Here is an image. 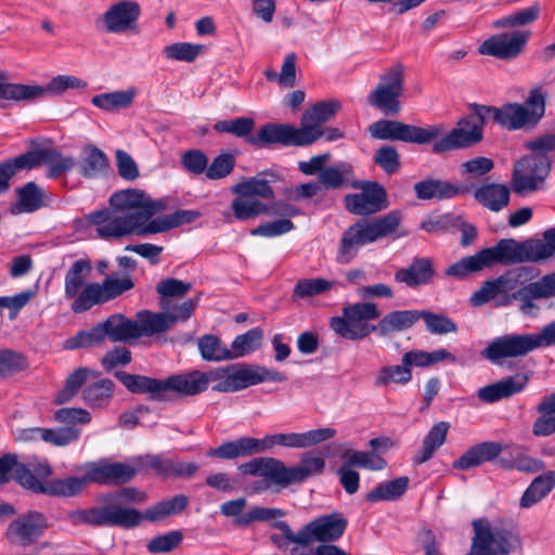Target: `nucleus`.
I'll use <instances>...</instances> for the list:
<instances>
[{
  "instance_id": "1",
  "label": "nucleus",
  "mask_w": 555,
  "mask_h": 555,
  "mask_svg": "<svg viewBox=\"0 0 555 555\" xmlns=\"http://www.w3.org/2000/svg\"><path fill=\"white\" fill-rule=\"evenodd\" d=\"M538 272L527 266L504 271L496 278L482 283L470 296V304L476 307L493 302L495 307H508L519 302V312L524 315L535 314L540 307L537 300L555 297V272L533 281Z\"/></svg>"
},
{
  "instance_id": "2",
  "label": "nucleus",
  "mask_w": 555,
  "mask_h": 555,
  "mask_svg": "<svg viewBox=\"0 0 555 555\" xmlns=\"http://www.w3.org/2000/svg\"><path fill=\"white\" fill-rule=\"evenodd\" d=\"M141 198L143 191L140 190L114 193L109 198L111 207L89 214L87 220L96 227L98 236L104 240L134 234L142 219L146 218L138 211Z\"/></svg>"
},
{
  "instance_id": "3",
  "label": "nucleus",
  "mask_w": 555,
  "mask_h": 555,
  "mask_svg": "<svg viewBox=\"0 0 555 555\" xmlns=\"http://www.w3.org/2000/svg\"><path fill=\"white\" fill-rule=\"evenodd\" d=\"M409 231L402 227V212H389L373 219H360L349 225L343 233L337 251L339 263H349L359 251V248L377 242L384 237H405Z\"/></svg>"
},
{
  "instance_id": "4",
  "label": "nucleus",
  "mask_w": 555,
  "mask_h": 555,
  "mask_svg": "<svg viewBox=\"0 0 555 555\" xmlns=\"http://www.w3.org/2000/svg\"><path fill=\"white\" fill-rule=\"evenodd\" d=\"M547 92L532 88L524 103L508 102L493 111V120L507 130L535 128L545 115Z\"/></svg>"
},
{
  "instance_id": "5",
  "label": "nucleus",
  "mask_w": 555,
  "mask_h": 555,
  "mask_svg": "<svg viewBox=\"0 0 555 555\" xmlns=\"http://www.w3.org/2000/svg\"><path fill=\"white\" fill-rule=\"evenodd\" d=\"M474 537L466 555H509L521 546V539L515 530L492 526L486 518L473 521Z\"/></svg>"
},
{
  "instance_id": "6",
  "label": "nucleus",
  "mask_w": 555,
  "mask_h": 555,
  "mask_svg": "<svg viewBox=\"0 0 555 555\" xmlns=\"http://www.w3.org/2000/svg\"><path fill=\"white\" fill-rule=\"evenodd\" d=\"M87 83L70 75H59L47 87L39 85L13 83L5 72L0 70V101H35L46 94L60 95L68 89H82Z\"/></svg>"
},
{
  "instance_id": "7",
  "label": "nucleus",
  "mask_w": 555,
  "mask_h": 555,
  "mask_svg": "<svg viewBox=\"0 0 555 555\" xmlns=\"http://www.w3.org/2000/svg\"><path fill=\"white\" fill-rule=\"evenodd\" d=\"M134 319H128L121 313L109 315L88 332H79L65 341L66 349L83 348L99 345L107 337L113 343H129L135 340Z\"/></svg>"
},
{
  "instance_id": "8",
  "label": "nucleus",
  "mask_w": 555,
  "mask_h": 555,
  "mask_svg": "<svg viewBox=\"0 0 555 555\" xmlns=\"http://www.w3.org/2000/svg\"><path fill=\"white\" fill-rule=\"evenodd\" d=\"M69 518L74 525L88 524L98 527L131 529L138 527L145 519V516L144 513L135 508L111 503L102 507L74 512L69 515Z\"/></svg>"
},
{
  "instance_id": "9",
  "label": "nucleus",
  "mask_w": 555,
  "mask_h": 555,
  "mask_svg": "<svg viewBox=\"0 0 555 555\" xmlns=\"http://www.w3.org/2000/svg\"><path fill=\"white\" fill-rule=\"evenodd\" d=\"M403 91L404 66L397 63L380 76L378 85L367 96V103L385 115H397L401 111L399 99Z\"/></svg>"
},
{
  "instance_id": "10",
  "label": "nucleus",
  "mask_w": 555,
  "mask_h": 555,
  "mask_svg": "<svg viewBox=\"0 0 555 555\" xmlns=\"http://www.w3.org/2000/svg\"><path fill=\"white\" fill-rule=\"evenodd\" d=\"M348 520L343 514L334 512L306 524L298 532L288 531V537L297 542L299 546H307L313 542L332 544L339 540L345 533Z\"/></svg>"
},
{
  "instance_id": "11",
  "label": "nucleus",
  "mask_w": 555,
  "mask_h": 555,
  "mask_svg": "<svg viewBox=\"0 0 555 555\" xmlns=\"http://www.w3.org/2000/svg\"><path fill=\"white\" fill-rule=\"evenodd\" d=\"M442 131V127L437 125L423 128L389 119L377 120L369 126V132L374 139L416 144L430 143L440 137Z\"/></svg>"
},
{
  "instance_id": "12",
  "label": "nucleus",
  "mask_w": 555,
  "mask_h": 555,
  "mask_svg": "<svg viewBox=\"0 0 555 555\" xmlns=\"http://www.w3.org/2000/svg\"><path fill=\"white\" fill-rule=\"evenodd\" d=\"M551 168V159L521 157L514 165L511 179L513 191L527 195L543 190Z\"/></svg>"
},
{
  "instance_id": "13",
  "label": "nucleus",
  "mask_w": 555,
  "mask_h": 555,
  "mask_svg": "<svg viewBox=\"0 0 555 555\" xmlns=\"http://www.w3.org/2000/svg\"><path fill=\"white\" fill-rule=\"evenodd\" d=\"M92 272V263L87 258L77 259L67 269L64 276V297L72 300L70 310L78 314L92 308L86 293L91 283H88Z\"/></svg>"
},
{
  "instance_id": "14",
  "label": "nucleus",
  "mask_w": 555,
  "mask_h": 555,
  "mask_svg": "<svg viewBox=\"0 0 555 555\" xmlns=\"http://www.w3.org/2000/svg\"><path fill=\"white\" fill-rule=\"evenodd\" d=\"M310 132L288 124L268 122L258 131L257 135L247 138V143L262 147L271 144L283 146H307L313 143Z\"/></svg>"
},
{
  "instance_id": "15",
  "label": "nucleus",
  "mask_w": 555,
  "mask_h": 555,
  "mask_svg": "<svg viewBox=\"0 0 555 555\" xmlns=\"http://www.w3.org/2000/svg\"><path fill=\"white\" fill-rule=\"evenodd\" d=\"M47 528L48 520L42 513L28 512L10 522L5 538L12 545L27 547L36 543Z\"/></svg>"
},
{
  "instance_id": "16",
  "label": "nucleus",
  "mask_w": 555,
  "mask_h": 555,
  "mask_svg": "<svg viewBox=\"0 0 555 555\" xmlns=\"http://www.w3.org/2000/svg\"><path fill=\"white\" fill-rule=\"evenodd\" d=\"M531 33L529 30H513L501 33L486 39L478 48L481 55H491L500 60L517 57L524 50Z\"/></svg>"
},
{
  "instance_id": "17",
  "label": "nucleus",
  "mask_w": 555,
  "mask_h": 555,
  "mask_svg": "<svg viewBox=\"0 0 555 555\" xmlns=\"http://www.w3.org/2000/svg\"><path fill=\"white\" fill-rule=\"evenodd\" d=\"M210 382V372L197 370L170 375L163 379V401H171L177 397H190L204 392Z\"/></svg>"
},
{
  "instance_id": "18",
  "label": "nucleus",
  "mask_w": 555,
  "mask_h": 555,
  "mask_svg": "<svg viewBox=\"0 0 555 555\" xmlns=\"http://www.w3.org/2000/svg\"><path fill=\"white\" fill-rule=\"evenodd\" d=\"M535 349L533 334H512L495 338L481 353L491 362L499 363L502 359L522 357Z\"/></svg>"
},
{
  "instance_id": "19",
  "label": "nucleus",
  "mask_w": 555,
  "mask_h": 555,
  "mask_svg": "<svg viewBox=\"0 0 555 555\" xmlns=\"http://www.w3.org/2000/svg\"><path fill=\"white\" fill-rule=\"evenodd\" d=\"M360 193L345 196L346 209L358 216H369L388 206L385 189L377 182H364Z\"/></svg>"
},
{
  "instance_id": "20",
  "label": "nucleus",
  "mask_w": 555,
  "mask_h": 555,
  "mask_svg": "<svg viewBox=\"0 0 555 555\" xmlns=\"http://www.w3.org/2000/svg\"><path fill=\"white\" fill-rule=\"evenodd\" d=\"M141 9L138 2L124 0L112 4L99 18L106 33L122 34L137 27Z\"/></svg>"
},
{
  "instance_id": "21",
  "label": "nucleus",
  "mask_w": 555,
  "mask_h": 555,
  "mask_svg": "<svg viewBox=\"0 0 555 555\" xmlns=\"http://www.w3.org/2000/svg\"><path fill=\"white\" fill-rule=\"evenodd\" d=\"M491 266L494 264H516L524 262H534L532 250V238L518 242L514 238H502L494 246L487 247Z\"/></svg>"
},
{
  "instance_id": "22",
  "label": "nucleus",
  "mask_w": 555,
  "mask_h": 555,
  "mask_svg": "<svg viewBox=\"0 0 555 555\" xmlns=\"http://www.w3.org/2000/svg\"><path fill=\"white\" fill-rule=\"evenodd\" d=\"M22 166L33 169L40 165L48 166V177L57 178L69 172L76 165L73 156H64L55 149H35L21 155Z\"/></svg>"
},
{
  "instance_id": "23",
  "label": "nucleus",
  "mask_w": 555,
  "mask_h": 555,
  "mask_svg": "<svg viewBox=\"0 0 555 555\" xmlns=\"http://www.w3.org/2000/svg\"><path fill=\"white\" fill-rule=\"evenodd\" d=\"M88 478L92 483L119 486L129 482L135 476L132 464L101 460L86 464Z\"/></svg>"
},
{
  "instance_id": "24",
  "label": "nucleus",
  "mask_w": 555,
  "mask_h": 555,
  "mask_svg": "<svg viewBox=\"0 0 555 555\" xmlns=\"http://www.w3.org/2000/svg\"><path fill=\"white\" fill-rule=\"evenodd\" d=\"M210 380H218L214 391L235 392L245 389L253 383V369L244 364H231L210 372Z\"/></svg>"
},
{
  "instance_id": "25",
  "label": "nucleus",
  "mask_w": 555,
  "mask_h": 555,
  "mask_svg": "<svg viewBox=\"0 0 555 555\" xmlns=\"http://www.w3.org/2000/svg\"><path fill=\"white\" fill-rule=\"evenodd\" d=\"M283 182L284 179L278 171L264 170L236 183L231 188V192L243 197L258 196L264 199H274L273 185Z\"/></svg>"
},
{
  "instance_id": "26",
  "label": "nucleus",
  "mask_w": 555,
  "mask_h": 555,
  "mask_svg": "<svg viewBox=\"0 0 555 555\" xmlns=\"http://www.w3.org/2000/svg\"><path fill=\"white\" fill-rule=\"evenodd\" d=\"M134 283L128 275L124 278L106 276L101 283L92 282L87 289L86 297L94 306L106 304L124 293L132 289Z\"/></svg>"
},
{
  "instance_id": "27",
  "label": "nucleus",
  "mask_w": 555,
  "mask_h": 555,
  "mask_svg": "<svg viewBox=\"0 0 555 555\" xmlns=\"http://www.w3.org/2000/svg\"><path fill=\"white\" fill-rule=\"evenodd\" d=\"M164 209L165 204L162 201H154L143 192V198L140 199L138 211L139 214L146 216V218L142 219V223L138 225L134 234L139 236H147L171 230L167 216L152 219L153 216Z\"/></svg>"
},
{
  "instance_id": "28",
  "label": "nucleus",
  "mask_w": 555,
  "mask_h": 555,
  "mask_svg": "<svg viewBox=\"0 0 555 555\" xmlns=\"http://www.w3.org/2000/svg\"><path fill=\"white\" fill-rule=\"evenodd\" d=\"M324 468L325 460L323 456L317 455L313 451L306 452L301 455L299 465L286 467L283 464L282 488L292 483H300L311 476L321 475Z\"/></svg>"
},
{
  "instance_id": "29",
  "label": "nucleus",
  "mask_w": 555,
  "mask_h": 555,
  "mask_svg": "<svg viewBox=\"0 0 555 555\" xmlns=\"http://www.w3.org/2000/svg\"><path fill=\"white\" fill-rule=\"evenodd\" d=\"M482 139V131L478 126L462 125V119L457 127L452 129L444 138L436 141L433 145V152L441 154L447 151L469 147Z\"/></svg>"
},
{
  "instance_id": "30",
  "label": "nucleus",
  "mask_w": 555,
  "mask_h": 555,
  "mask_svg": "<svg viewBox=\"0 0 555 555\" xmlns=\"http://www.w3.org/2000/svg\"><path fill=\"white\" fill-rule=\"evenodd\" d=\"M435 276L434 262L428 257H416L412 262L395 272V281L411 288L429 284Z\"/></svg>"
},
{
  "instance_id": "31",
  "label": "nucleus",
  "mask_w": 555,
  "mask_h": 555,
  "mask_svg": "<svg viewBox=\"0 0 555 555\" xmlns=\"http://www.w3.org/2000/svg\"><path fill=\"white\" fill-rule=\"evenodd\" d=\"M526 374H516L480 388L478 398L486 403H494L499 400L509 398L525 389L528 383Z\"/></svg>"
},
{
  "instance_id": "32",
  "label": "nucleus",
  "mask_w": 555,
  "mask_h": 555,
  "mask_svg": "<svg viewBox=\"0 0 555 555\" xmlns=\"http://www.w3.org/2000/svg\"><path fill=\"white\" fill-rule=\"evenodd\" d=\"M338 101H321L308 108L301 117V129L312 134L313 143L323 135L320 126L330 120L340 108Z\"/></svg>"
},
{
  "instance_id": "33",
  "label": "nucleus",
  "mask_w": 555,
  "mask_h": 555,
  "mask_svg": "<svg viewBox=\"0 0 555 555\" xmlns=\"http://www.w3.org/2000/svg\"><path fill=\"white\" fill-rule=\"evenodd\" d=\"M416 197L418 199H449L462 194L468 193L465 186L452 184L448 181L438 179H426L420 181L413 186Z\"/></svg>"
},
{
  "instance_id": "34",
  "label": "nucleus",
  "mask_w": 555,
  "mask_h": 555,
  "mask_svg": "<svg viewBox=\"0 0 555 555\" xmlns=\"http://www.w3.org/2000/svg\"><path fill=\"white\" fill-rule=\"evenodd\" d=\"M502 451L504 455L501 457V463L506 468L527 474L542 472L545 468L542 460L529 455L527 449L521 446H508Z\"/></svg>"
},
{
  "instance_id": "35",
  "label": "nucleus",
  "mask_w": 555,
  "mask_h": 555,
  "mask_svg": "<svg viewBox=\"0 0 555 555\" xmlns=\"http://www.w3.org/2000/svg\"><path fill=\"white\" fill-rule=\"evenodd\" d=\"M116 378L132 393H147L152 400L163 401V379L117 371Z\"/></svg>"
},
{
  "instance_id": "36",
  "label": "nucleus",
  "mask_w": 555,
  "mask_h": 555,
  "mask_svg": "<svg viewBox=\"0 0 555 555\" xmlns=\"http://www.w3.org/2000/svg\"><path fill=\"white\" fill-rule=\"evenodd\" d=\"M50 196L35 182H27L17 190V202L11 208L13 215L30 214L49 205Z\"/></svg>"
},
{
  "instance_id": "37",
  "label": "nucleus",
  "mask_w": 555,
  "mask_h": 555,
  "mask_svg": "<svg viewBox=\"0 0 555 555\" xmlns=\"http://www.w3.org/2000/svg\"><path fill=\"white\" fill-rule=\"evenodd\" d=\"M135 336L151 337L163 334L172 327V320L166 312H152L150 310H140L134 318Z\"/></svg>"
},
{
  "instance_id": "38",
  "label": "nucleus",
  "mask_w": 555,
  "mask_h": 555,
  "mask_svg": "<svg viewBox=\"0 0 555 555\" xmlns=\"http://www.w3.org/2000/svg\"><path fill=\"white\" fill-rule=\"evenodd\" d=\"M503 448L496 442H482L468 449L462 456L453 462V468L468 470L485 462L492 461L499 456Z\"/></svg>"
},
{
  "instance_id": "39",
  "label": "nucleus",
  "mask_w": 555,
  "mask_h": 555,
  "mask_svg": "<svg viewBox=\"0 0 555 555\" xmlns=\"http://www.w3.org/2000/svg\"><path fill=\"white\" fill-rule=\"evenodd\" d=\"M421 319L417 310H396L384 315L375 324L376 333L379 336H390L397 332H403L411 328Z\"/></svg>"
},
{
  "instance_id": "40",
  "label": "nucleus",
  "mask_w": 555,
  "mask_h": 555,
  "mask_svg": "<svg viewBox=\"0 0 555 555\" xmlns=\"http://www.w3.org/2000/svg\"><path fill=\"white\" fill-rule=\"evenodd\" d=\"M283 462L275 457H255L238 466L244 475L260 476L282 487Z\"/></svg>"
},
{
  "instance_id": "41",
  "label": "nucleus",
  "mask_w": 555,
  "mask_h": 555,
  "mask_svg": "<svg viewBox=\"0 0 555 555\" xmlns=\"http://www.w3.org/2000/svg\"><path fill=\"white\" fill-rule=\"evenodd\" d=\"M535 411L539 416L532 424V435L538 438L555 435V390L542 397Z\"/></svg>"
},
{
  "instance_id": "42",
  "label": "nucleus",
  "mask_w": 555,
  "mask_h": 555,
  "mask_svg": "<svg viewBox=\"0 0 555 555\" xmlns=\"http://www.w3.org/2000/svg\"><path fill=\"white\" fill-rule=\"evenodd\" d=\"M258 447L259 442L257 438L242 437L234 441L224 442L217 448L209 449L207 455L209 457L234 460L259 453Z\"/></svg>"
},
{
  "instance_id": "43",
  "label": "nucleus",
  "mask_w": 555,
  "mask_h": 555,
  "mask_svg": "<svg viewBox=\"0 0 555 555\" xmlns=\"http://www.w3.org/2000/svg\"><path fill=\"white\" fill-rule=\"evenodd\" d=\"M330 327L336 335L349 340H360L375 332V324H367L363 321L352 320L344 313L340 317H333L330 320Z\"/></svg>"
},
{
  "instance_id": "44",
  "label": "nucleus",
  "mask_w": 555,
  "mask_h": 555,
  "mask_svg": "<svg viewBox=\"0 0 555 555\" xmlns=\"http://www.w3.org/2000/svg\"><path fill=\"white\" fill-rule=\"evenodd\" d=\"M474 196L479 204L498 212L508 205L511 191L504 184L486 183L475 191Z\"/></svg>"
},
{
  "instance_id": "45",
  "label": "nucleus",
  "mask_w": 555,
  "mask_h": 555,
  "mask_svg": "<svg viewBox=\"0 0 555 555\" xmlns=\"http://www.w3.org/2000/svg\"><path fill=\"white\" fill-rule=\"evenodd\" d=\"M491 263L486 251V248L480 249L472 256L464 257L459 261L449 266L444 274L459 280L466 279L470 274L481 272L486 268H491Z\"/></svg>"
},
{
  "instance_id": "46",
  "label": "nucleus",
  "mask_w": 555,
  "mask_h": 555,
  "mask_svg": "<svg viewBox=\"0 0 555 555\" xmlns=\"http://www.w3.org/2000/svg\"><path fill=\"white\" fill-rule=\"evenodd\" d=\"M555 488V470H547L535 477L524 492L520 506L529 508L543 500Z\"/></svg>"
},
{
  "instance_id": "47",
  "label": "nucleus",
  "mask_w": 555,
  "mask_h": 555,
  "mask_svg": "<svg viewBox=\"0 0 555 555\" xmlns=\"http://www.w3.org/2000/svg\"><path fill=\"white\" fill-rule=\"evenodd\" d=\"M450 424L448 422L436 423L424 437L422 448L414 457L416 464L427 462L436 450H438L446 441Z\"/></svg>"
},
{
  "instance_id": "48",
  "label": "nucleus",
  "mask_w": 555,
  "mask_h": 555,
  "mask_svg": "<svg viewBox=\"0 0 555 555\" xmlns=\"http://www.w3.org/2000/svg\"><path fill=\"white\" fill-rule=\"evenodd\" d=\"M108 167L105 154L93 145L85 146L78 164L79 172L85 178L93 179L103 173Z\"/></svg>"
},
{
  "instance_id": "49",
  "label": "nucleus",
  "mask_w": 555,
  "mask_h": 555,
  "mask_svg": "<svg viewBox=\"0 0 555 555\" xmlns=\"http://www.w3.org/2000/svg\"><path fill=\"white\" fill-rule=\"evenodd\" d=\"M99 372L89 367L76 369L65 382L64 387L57 392L55 402L63 404L78 393L81 387L89 380L99 377Z\"/></svg>"
},
{
  "instance_id": "50",
  "label": "nucleus",
  "mask_w": 555,
  "mask_h": 555,
  "mask_svg": "<svg viewBox=\"0 0 555 555\" xmlns=\"http://www.w3.org/2000/svg\"><path fill=\"white\" fill-rule=\"evenodd\" d=\"M189 504L185 494H177L169 500L160 501L144 512L145 519L151 522L160 521L169 516L181 513Z\"/></svg>"
},
{
  "instance_id": "51",
  "label": "nucleus",
  "mask_w": 555,
  "mask_h": 555,
  "mask_svg": "<svg viewBox=\"0 0 555 555\" xmlns=\"http://www.w3.org/2000/svg\"><path fill=\"white\" fill-rule=\"evenodd\" d=\"M89 483H92V480H89L88 468L85 466L82 476L57 478L47 482L46 493L57 496H74Z\"/></svg>"
},
{
  "instance_id": "52",
  "label": "nucleus",
  "mask_w": 555,
  "mask_h": 555,
  "mask_svg": "<svg viewBox=\"0 0 555 555\" xmlns=\"http://www.w3.org/2000/svg\"><path fill=\"white\" fill-rule=\"evenodd\" d=\"M135 89L129 88L127 90L106 92L94 95L91 103L100 109L106 112L118 111L129 107L135 96Z\"/></svg>"
},
{
  "instance_id": "53",
  "label": "nucleus",
  "mask_w": 555,
  "mask_h": 555,
  "mask_svg": "<svg viewBox=\"0 0 555 555\" xmlns=\"http://www.w3.org/2000/svg\"><path fill=\"white\" fill-rule=\"evenodd\" d=\"M114 393V383L108 378L90 383L82 390V398L91 408H103L108 404Z\"/></svg>"
},
{
  "instance_id": "54",
  "label": "nucleus",
  "mask_w": 555,
  "mask_h": 555,
  "mask_svg": "<svg viewBox=\"0 0 555 555\" xmlns=\"http://www.w3.org/2000/svg\"><path fill=\"white\" fill-rule=\"evenodd\" d=\"M409 478L405 476L379 483L370 491L365 499L369 502L393 501L401 498L408 489Z\"/></svg>"
},
{
  "instance_id": "55",
  "label": "nucleus",
  "mask_w": 555,
  "mask_h": 555,
  "mask_svg": "<svg viewBox=\"0 0 555 555\" xmlns=\"http://www.w3.org/2000/svg\"><path fill=\"white\" fill-rule=\"evenodd\" d=\"M334 281H328L322 278L301 279L293 289L292 300L297 301L307 297H313L331 291L335 286Z\"/></svg>"
},
{
  "instance_id": "56",
  "label": "nucleus",
  "mask_w": 555,
  "mask_h": 555,
  "mask_svg": "<svg viewBox=\"0 0 555 555\" xmlns=\"http://www.w3.org/2000/svg\"><path fill=\"white\" fill-rule=\"evenodd\" d=\"M231 207L233 210V216L237 220L242 221L254 219L260 215L269 214V207L267 204L259 199L253 197H243L241 195L232 201Z\"/></svg>"
},
{
  "instance_id": "57",
  "label": "nucleus",
  "mask_w": 555,
  "mask_h": 555,
  "mask_svg": "<svg viewBox=\"0 0 555 555\" xmlns=\"http://www.w3.org/2000/svg\"><path fill=\"white\" fill-rule=\"evenodd\" d=\"M262 335V331L259 327H254L236 336L231 345V349H229L231 360L242 358L257 350L261 345Z\"/></svg>"
},
{
  "instance_id": "58",
  "label": "nucleus",
  "mask_w": 555,
  "mask_h": 555,
  "mask_svg": "<svg viewBox=\"0 0 555 555\" xmlns=\"http://www.w3.org/2000/svg\"><path fill=\"white\" fill-rule=\"evenodd\" d=\"M197 346L202 358L206 361L219 362L231 360L229 348L216 335L207 334L202 336L197 341Z\"/></svg>"
},
{
  "instance_id": "59",
  "label": "nucleus",
  "mask_w": 555,
  "mask_h": 555,
  "mask_svg": "<svg viewBox=\"0 0 555 555\" xmlns=\"http://www.w3.org/2000/svg\"><path fill=\"white\" fill-rule=\"evenodd\" d=\"M412 379V371L402 361L397 365H385L375 377L374 384L377 387H387L391 384L406 385Z\"/></svg>"
},
{
  "instance_id": "60",
  "label": "nucleus",
  "mask_w": 555,
  "mask_h": 555,
  "mask_svg": "<svg viewBox=\"0 0 555 555\" xmlns=\"http://www.w3.org/2000/svg\"><path fill=\"white\" fill-rule=\"evenodd\" d=\"M540 15V5L533 4L524 10L517 11L511 15L495 20L492 23L494 28H509L517 26H526L534 23Z\"/></svg>"
},
{
  "instance_id": "61",
  "label": "nucleus",
  "mask_w": 555,
  "mask_h": 555,
  "mask_svg": "<svg viewBox=\"0 0 555 555\" xmlns=\"http://www.w3.org/2000/svg\"><path fill=\"white\" fill-rule=\"evenodd\" d=\"M255 119L251 117H238L229 120H219L214 125V129L217 132L221 133H230L237 138H247L251 137L250 133L255 128Z\"/></svg>"
},
{
  "instance_id": "62",
  "label": "nucleus",
  "mask_w": 555,
  "mask_h": 555,
  "mask_svg": "<svg viewBox=\"0 0 555 555\" xmlns=\"http://www.w3.org/2000/svg\"><path fill=\"white\" fill-rule=\"evenodd\" d=\"M351 467L357 466L372 470H380L386 467V461L373 452L346 450L343 455Z\"/></svg>"
},
{
  "instance_id": "63",
  "label": "nucleus",
  "mask_w": 555,
  "mask_h": 555,
  "mask_svg": "<svg viewBox=\"0 0 555 555\" xmlns=\"http://www.w3.org/2000/svg\"><path fill=\"white\" fill-rule=\"evenodd\" d=\"M285 515V511L281 508L256 506L244 515L234 518L233 525L235 527H247L254 521H270L284 517Z\"/></svg>"
},
{
  "instance_id": "64",
  "label": "nucleus",
  "mask_w": 555,
  "mask_h": 555,
  "mask_svg": "<svg viewBox=\"0 0 555 555\" xmlns=\"http://www.w3.org/2000/svg\"><path fill=\"white\" fill-rule=\"evenodd\" d=\"M259 453L272 449L275 446H282L291 449H302L301 433H279L266 435L263 439H258Z\"/></svg>"
}]
</instances>
